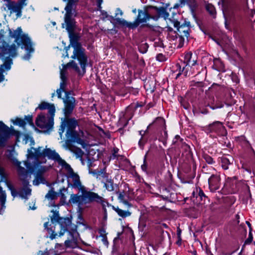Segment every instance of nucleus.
Returning a JSON list of instances; mask_svg holds the SVG:
<instances>
[{
    "mask_svg": "<svg viewBox=\"0 0 255 255\" xmlns=\"http://www.w3.org/2000/svg\"><path fill=\"white\" fill-rule=\"evenodd\" d=\"M0 36H1L0 33ZM9 36L14 39L17 43L9 44L0 38V83L4 81V74L11 69L12 64V59L17 56V50L19 45L24 49L27 53L22 57L24 60H28L31 57V54L34 52L32 43L27 34L23 33L20 27L16 30L9 29Z\"/></svg>",
    "mask_w": 255,
    "mask_h": 255,
    "instance_id": "f257e3e1",
    "label": "nucleus"
},
{
    "mask_svg": "<svg viewBox=\"0 0 255 255\" xmlns=\"http://www.w3.org/2000/svg\"><path fill=\"white\" fill-rule=\"evenodd\" d=\"M14 154V151L13 150L9 151L7 154V156L12 163L17 167L20 179L23 181V185L24 187L19 190V191L26 188H29L31 191L29 187H27L29 183L28 180L30 178L27 170L31 172L35 171V173H38L39 175H42V174L49 169V167L46 166L41 165V163L39 161V158L42 156L41 148H35L32 147L27 150V160L24 162L27 170L20 166L21 163L17 160Z\"/></svg>",
    "mask_w": 255,
    "mask_h": 255,
    "instance_id": "f03ea898",
    "label": "nucleus"
},
{
    "mask_svg": "<svg viewBox=\"0 0 255 255\" xmlns=\"http://www.w3.org/2000/svg\"><path fill=\"white\" fill-rule=\"evenodd\" d=\"M74 48L73 54L71 56L75 60L63 65V69L60 70L61 82L60 88L57 90V95L58 98H61V93L65 92L66 83V69L71 67L79 75L83 76L86 73V67L88 65V58L85 54V50L78 43H72Z\"/></svg>",
    "mask_w": 255,
    "mask_h": 255,
    "instance_id": "7ed1b4c3",
    "label": "nucleus"
},
{
    "mask_svg": "<svg viewBox=\"0 0 255 255\" xmlns=\"http://www.w3.org/2000/svg\"><path fill=\"white\" fill-rule=\"evenodd\" d=\"M66 176L68 187L75 189L82 193L81 195H79L78 194H71L69 201L71 204L75 205L78 207L86 197V194L89 193L90 191H88L87 188L82 185L79 176L77 173H75L73 170L68 173H66Z\"/></svg>",
    "mask_w": 255,
    "mask_h": 255,
    "instance_id": "20e7f679",
    "label": "nucleus"
},
{
    "mask_svg": "<svg viewBox=\"0 0 255 255\" xmlns=\"http://www.w3.org/2000/svg\"><path fill=\"white\" fill-rule=\"evenodd\" d=\"M0 183L3 182L11 192V194L13 197L19 196L21 198L27 199V196L30 195L31 190L29 188H26L24 190H22L16 191L14 189L12 184L7 180V174L5 172L3 168L0 167ZM6 195L5 191L2 189V188L0 186V214H2L5 208V203L6 201Z\"/></svg>",
    "mask_w": 255,
    "mask_h": 255,
    "instance_id": "39448f33",
    "label": "nucleus"
},
{
    "mask_svg": "<svg viewBox=\"0 0 255 255\" xmlns=\"http://www.w3.org/2000/svg\"><path fill=\"white\" fill-rule=\"evenodd\" d=\"M77 126L78 123L76 120L74 119H66L62 123L60 128L59 129V133L61 136L65 128H66V136L67 140L71 142H76L81 145L84 148L86 145V143L85 140L81 137L83 132L81 131L78 133L75 131V128Z\"/></svg>",
    "mask_w": 255,
    "mask_h": 255,
    "instance_id": "423d86ee",
    "label": "nucleus"
},
{
    "mask_svg": "<svg viewBox=\"0 0 255 255\" xmlns=\"http://www.w3.org/2000/svg\"><path fill=\"white\" fill-rule=\"evenodd\" d=\"M63 1H68L67 4L65 7V14L64 15V23L62 24V27H65L66 30L71 33L75 26V21L74 17L77 15L76 10L77 3L79 0H63ZM97 2L98 10H101V4L103 0H96Z\"/></svg>",
    "mask_w": 255,
    "mask_h": 255,
    "instance_id": "0eeeda50",
    "label": "nucleus"
},
{
    "mask_svg": "<svg viewBox=\"0 0 255 255\" xmlns=\"http://www.w3.org/2000/svg\"><path fill=\"white\" fill-rule=\"evenodd\" d=\"M86 195V196L82 201V203L78 207L79 211L82 210L87 204L93 202L101 203L104 208L109 205V203L106 199L95 192L90 191L89 193H87Z\"/></svg>",
    "mask_w": 255,
    "mask_h": 255,
    "instance_id": "6e6552de",
    "label": "nucleus"
},
{
    "mask_svg": "<svg viewBox=\"0 0 255 255\" xmlns=\"http://www.w3.org/2000/svg\"><path fill=\"white\" fill-rule=\"evenodd\" d=\"M12 135L15 136L16 141H19L21 133L13 128H8L0 121V146H3L7 139Z\"/></svg>",
    "mask_w": 255,
    "mask_h": 255,
    "instance_id": "1a4fd4ad",
    "label": "nucleus"
},
{
    "mask_svg": "<svg viewBox=\"0 0 255 255\" xmlns=\"http://www.w3.org/2000/svg\"><path fill=\"white\" fill-rule=\"evenodd\" d=\"M54 116L50 114H40L36 119V126L42 129L46 130L52 128L53 125Z\"/></svg>",
    "mask_w": 255,
    "mask_h": 255,
    "instance_id": "9d476101",
    "label": "nucleus"
},
{
    "mask_svg": "<svg viewBox=\"0 0 255 255\" xmlns=\"http://www.w3.org/2000/svg\"><path fill=\"white\" fill-rule=\"evenodd\" d=\"M222 2L223 7V12L230 16H234L239 10V5L236 3H232L228 7L226 6L225 0H221L219 3Z\"/></svg>",
    "mask_w": 255,
    "mask_h": 255,
    "instance_id": "9b49d317",
    "label": "nucleus"
},
{
    "mask_svg": "<svg viewBox=\"0 0 255 255\" xmlns=\"http://www.w3.org/2000/svg\"><path fill=\"white\" fill-rule=\"evenodd\" d=\"M208 183L211 191L214 192L219 189L221 185L219 175H212L208 179Z\"/></svg>",
    "mask_w": 255,
    "mask_h": 255,
    "instance_id": "f8f14e48",
    "label": "nucleus"
},
{
    "mask_svg": "<svg viewBox=\"0 0 255 255\" xmlns=\"http://www.w3.org/2000/svg\"><path fill=\"white\" fill-rule=\"evenodd\" d=\"M174 26L177 28V34L181 37H186L188 38L189 35V28L188 26L185 25H180V23L178 21H175L173 22Z\"/></svg>",
    "mask_w": 255,
    "mask_h": 255,
    "instance_id": "ddd939ff",
    "label": "nucleus"
},
{
    "mask_svg": "<svg viewBox=\"0 0 255 255\" xmlns=\"http://www.w3.org/2000/svg\"><path fill=\"white\" fill-rule=\"evenodd\" d=\"M41 148L42 147H40ZM41 152L42 153V156H46L49 159H51L56 162V161L60 158L59 154L56 152L55 150H52L50 148H45L44 150L41 149Z\"/></svg>",
    "mask_w": 255,
    "mask_h": 255,
    "instance_id": "4468645a",
    "label": "nucleus"
},
{
    "mask_svg": "<svg viewBox=\"0 0 255 255\" xmlns=\"http://www.w3.org/2000/svg\"><path fill=\"white\" fill-rule=\"evenodd\" d=\"M58 223L60 225L61 228L60 231L59 232V236H61L69 230V226L71 225V222L68 218H62L58 220Z\"/></svg>",
    "mask_w": 255,
    "mask_h": 255,
    "instance_id": "2eb2a0df",
    "label": "nucleus"
},
{
    "mask_svg": "<svg viewBox=\"0 0 255 255\" xmlns=\"http://www.w3.org/2000/svg\"><path fill=\"white\" fill-rule=\"evenodd\" d=\"M210 132H215L218 134H223L225 132V127L220 122H215L209 126Z\"/></svg>",
    "mask_w": 255,
    "mask_h": 255,
    "instance_id": "dca6fc26",
    "label": "nucleus"
},
{
    "mask_svg": "<svg viewBox=\"0 0 255 255\" xmlns=\"http://www.w3.org/2000/svg\"><path fill=\"white\" fill-rule=\"evenodd\" d=\"M55 163L57 164V167L59 168L60 170L65 173L66 174L73 170L71 166L61 157L59 158Z\"/></svg>",
    "mask_w": 255,
    "mask_h": 255,
    "instance_id": "f3484780",
    "label": "nucleus"
},
{
    "mask_svg": "<svg viewBox=\"0 0 255 255\" xmlns=\"http://www.w3.org/2000/svg\"><path fill=\"white\" fill-rule=\"evenodd\" d=\"M11 121L14 125H18L20 127H24L26 123L32 126H34L32 122V118L30 116H25L24 120L17 118L14 120H11Z\"/></svg>",
    "mask_w": 255,
    "mask_h": 255,
    "instance_id": "a211bd4d",
    "label": "nucleus"
},
{
    "mask_svg": "<svg viewBox=\"0 0 255 255\" xmlns=\"http://www.w3.org/2000/svg\"><path fill=\"white\" fill-rule=\"evenodd\" d=\"M6 7L10 10V13H16L17 16H19L21 13V6L13 1H8L5 4Z\"/></svg>",
    "mask_w": 255,
    "mask_h": 255,
    "instance_id": "6ab92c4d",
    "label": "nucleus"
},
{
    "mask_svg": "<svg viewBox=\"0 0 255 255\" xmlns=\"http://www.w3.org/2000/svg\"><path fill=\"white\" fill-rule=\"evenodd\" d=\"M151 17L149 15L146 11L139 10L137 17L135 21L133 23H136L137 26L140 23L146 22Z\"/></svg>",
    "mask_w": 255,
    "mask_h": 255,
    "instance_id": "aec40b11",
    "label": "nucleus"
},
{
    "mask_svg": "<svg viewBox=\"0 0 255 255\" xmlns=\"http://www.w3.org/2000/svg\"><path fill=\"white\" fill-rule=\"evenodd\" d=\"M37 108L41 110L47 109L48 110L49 114L51 115H54L55 114V109L54 104L43 102L39 105Z\"/></svg>",
    "mask_w": 255,
    "mask_h": 255,
    "instance_id": "412c9836",
    "label": "nucleus"
},
{
    "mask_svg": "<svg viewBox=\"0 0 255 255\" xmlns=\"http://www.w3.org/2000/svg\"><path fill=\"white\" fill-rule=\"evenodd\" d=\"M115 20L116 21L117 23L124 26H126L132 29L135 28L137 27L136 23L128 22L126 20L123 18L116 17Z\"/></svg>",
    "mask_w": 255,
    "mask_h": 255,
    "instance_id": "4be33fe9",
    "label": "nucleus"
},
{
    "mask_svg": "<svg viewBox=\"0 0 255 255\" xmlns=\"http://www.w3.org/2000/svg\"><path fill=\"white\" fill-rule=\"evenodd\" d=\"M192 54L191 52L186 53L184 55V63H186V65L194 66L196 63V60L192 59Z\"/></svg>",
    "mask_w": 255,
    "mask_h": 255,
    "instance_id": "5701e85b",
    "label": "nucleus"
},
{
    "mask_svg": "<svg viewBox=\"0 0 255 255\" xmlns=\"http://www.w3.org/2000/svg\"><path fill=\"white\" fill-rule=\"evenodd\" d=\"M104 184V187L108 191H113L114 190V182L113 180L110 178H106L105 180H103L102 181Z\"/></svg>",
    "mask_w": 255,
    "mask_h": 255,
    "instance_id": "b1692460",
    "label": "nucleus"
},
{
    "mask_svg": "<svg viewBox=\"0 0 255 255\" xmlns=\"http://www.w3.org/2000/svg\"><path fill=\"white\" fill-rule=\"evenodd\" d=\"M113 209L117 213L120 217L122 218H126L130 216L131 213L128 211H125L120 209L118 207L113 206Z\"/></svg>",
    "mask_w": 255,
    "mask_h": 255,
    "instance_id": "393cba45",
    "label": "nucleus"
},
{
    "mask_svg": "<svg viewBox=\"0 0 255 255\" xmlns=\"http://www.w3.org/2000/svg\"><path fill=\"white\" fill-rule=\"evenodd\" d=\"M117 194L118 196V199L120 202L123 203L124 205L128 207H130L131 205L127 201L126 197V194L124 192H117Z\"/></svg>",
    "mask_w": 255,
    "mask_h": 255,
    "instance_id": "a878e982",
    "label": "nucleus"
},
{
    "mask_svg": "<svg viewBox=\"0 0 255 255\" xmlns=\"http://www.w3.org/2000/svg\"><path fill=\"white\" fill-rule=\"evenodd\" d=\"M71 151L75 154L77 158H79L82 162H83L82 160V156L84 155V152L81 149L79 148H73L71 149Z\"/></svg>",
    "mask_w": 255,
    "mask_h": 255,
    "instance_id": "bb28decb",
    "label": "nucleus"
},
{
    "mask_svg": "<svg viewBox=\"0 0 255 255\" xmlns=\"http://www.w3.org/2000/svg\"><path fill=\"white\" fill-rule=\"evenodd\" d=\"M35 178L33 181V184L35 186L38 185L40 183H44L45 179L42 175H39L38 173H35Z\"/></svg>",
    "mask_w": 255,
    "mask_h": 255,
    "instance_id": "cd10ccee",
    "label": "nucleus"
},
{
    "mask_svg": "<svg viewBox=\"0 0 255 255\" xmlns=\"http://www.w3.org/2000/svg\"><path fill=\"white\" fill-rule=\"evenodd\" d=\"M67 193V190L63 188L60 190V192L57 193V196L60 197V199L62 202L65 203L66 201V196L65 194Z\"/></svg>",
    "mask_w": 255,
    "mask_h": 255,
    "instance_id": "c85d7f7f",
    "label": "nucleus"
},
{
    "mask_svg": "<svg viewBox=\"0 0 255 255\" xmlns=\"http://www.w3.org/2000/svg\"><path fill=\"white\" fill-rule=\"evenodd\" d=\"M230 164V162L229 159L225 157L221 158V165L222 168L226 170L228 169V166Z\"/></svg>",
    "mask_w": 255,
    "mask_h": 255,
    "instance_id": "c756f323",
    "label": "nucleus"
},
{
    "mask_svg": "<svg viewBox=\"0 0 255 255\" xmlns=\"http://www.w3.org/2000/svg\"><path fill=\"white\" fill-rule=\"evenodd\" d=\"M23 140L24 141L25 144L30 142V145L32 146L35 144V142L33 138L28 135H24L23 137Z\"/></svg>",
    "mask_w": 255,
    "mask_h": 255,
    "instance_id": "7c9ffc66",
    "label": "nucleus"
},
{
    "mask_svg": "<svg viewBox=\"0 0 255 255\" xmlns=\"http://www.w3.org/2000/svg\"><path fill=\"white\" fill-rule=\"evenodd\" d=\"M65 104V111L67 113H70L73 110L75 105L69 104L67 100H64Z\"/></svg>",
    "mask_w": 255,
    "mask_h": 255,
    "instance_id": "2f4dec72",
    "label": "nucleus"
},
{
    "mask_svg": "<svg viewBox=\"0 0 255 255\" xmlns=\"http://www.w3.org/2000/svg\"><path fill=\"white\" fill-rule=\"evenodd\" d=\"M57 197V193L54 191L53 190H50L48 193L45 195V198L47 199L53 200Z\"/></svg>",
    "mask_w": 255,
    "mask_h": 255,
    "instance_id": "473e14b6",
    "label": "nucleus"
},
{
    "mask_svg": "<svg viewBox=\"0 0 255 255\" xmlns=\"http://www.w3.org/2000/svg\"><path fill=\"white\" fill-rule=\"evenodd\" d=\"M207 10L212 15L216 14V10L214 6L211 4H207L206 5Z\"/></svg>",
    "mask_w": 255,
    "mask_h": 255,
    "instance_id": "72a5a7b5",
    "label": "nucleus"
},
{
    "mask_svg": "<svg viewBox=\"0 0 255 255\" xmlns=\"http://www.w3.org/2000/svg\"><path fill=\"white\" fill-rule=\"evenodd\" d=\"M52 212H53V215L51 217V221L52 222H58V220H60L61 218L59 217V214H58V212L55 211H53L52 210Z\"/></svg>",
    "mask_w": 255,
    "mask_h": 255,
    "instance_id": "f704fd0d",
    "label": "nucleus"
},
{
    "mask_svg": "<svg viewBox=\"0 0 255 255\" xmlns=\"http://www.w3.org/2000/svg\"><path fill=\"white\" fill-rule=\"evenodd\" d=\"M148 48V45L146 43H143L141 44L139 47V50L141 53H145Z\"/></svg>",
    "mask_w": 255,
    "mask_h": 255,
    "instance_id": "c9c22d12",
    "label": "nucleus"
},
{
    "mask_svg": "<svg viewBox=\"0 0 255 255\" xmlns=\"http://www.w3.org/2000/svg\"><path fill=\"white\" fill-rule=\"evenodd\" d=\"M146 155H145L144 157L143 163L141 165V168L143 171L147 172V164L146 161Z\"/></svg>",
    "mask_w": 255,
    "mask_h": 255,
    "instance_id": "e433bc0d",
    "label": "nucleus"
},
{
    "mask_svg": "<svg viewBox=\"0 0 255 255\" xmlns=\"http://www.w3.org/2000/svg\"><path fill=\"white\" fill-rule=\"evenodd\" d=\"M64 100H67L69 104L75 105V99L72 97L67 96L66 99H63Z\"/></svg>",
    "mask_w": 255,
    "mask_h": 255,
    "instance_id": "4c0bfd02",
    "label": "nucleus"
},
{
    "mask_svg": "<svg viewBox=\"0 0 255 255\" xmlns=\"http://www.w3.org/2000/svg\"><path fill=\"white\" fill-rule=\"evenodd\" d=\"M157 60L162 62L165 60V57L162 54H158L156 56Z\"/></svg>",
    "mask_w": 255,
    "mask_h": 255,
    "instance_id": "58836bf2",
    "label": "nucleus"
},
{
    "mask_svg": "<svg viewBox=\"0 0 255 255\" xmlns=\"http://www.w3.org/2000/svg\"><path fill=\"white\" fill-rule=\"evenodd\" d=\"M206 161L209 164H213L214 163L213 159L208 155H206L204 157Z\"/></svg>",
    "mask_w": 255,
    "mask_h": 255,
    "instance_id": "ea45409f",
    "label": "nucleus"
},
{
    "mask_svg": "<svg viewBox=\"0 0 255 255\" xmlns=\"http://www.w3.org/2000/svg\"><path fill=\"white\" fill-rule=\"evenodd\" d=\"M101 238L103 244L107 247L108 246L109 243L107 237L103 236V237Z\"/></svg>",
    "mask_w": 255,
    "mask_h": 255,
    "instance_id": "a19ab883",
    "label": "nucleus"
},
{
    "mask_svg": "<svg viewBox=\"0 0 255 255\" xmlns=\"http://www.w3.org/2000/svg\"><path fill=\"white\" fill-rule=\"evenodd\" d=\"M166 193L164 195H162L161 197L163 199H167L170 197L169 193L166 189H165L164 190Z\"/></svg>",
    "mask_w": 255,
    "mask_h": 255,
    "instance_id": "79ce46f5",
    "label": "nucleus"
},
{
    "mask_svg": "<svg viewBox=\"0 0 255 255\" xmlns=\"http://www.w3.org/2000/svg\"><path fill=\"white\" fill-rule=\"evenodd\" d=\"M100 237H103V236H106V232L104 229H102L99 231Z\"/></svg>",
    "mask_w": 255,
    "mask_h": 255,
    "instance_id": "37998d69",
    "label": "nucleus"
},
{
    "mask_svg": "<svg viewBox=\"0 0 255 255\" xmlns=\"http://www.w3.org/2000/svg\"><path fill=\"white\" fill-rule=\"evenodd\" d=\"M27 0H19L17 2L18 4H19L21 6V8H22L23 6L26 5V1Z\"/></svg>",
    "mask_w": 255,
    "mask_h": 255,
    "instance_id": "c03bdc74",
    "label": "nucleus"
},
{
    "mask_svg": "<svg viewBox=\"0 0 255 255\" xmlns=\"http://www.w3.org/2000/svg\"><path fill=\"white\" fill-rule=\"evenodd\" d=\"M123 14V12L122 10L119 8H117L116 10L115 17H117L118 15H122Z\"/></svg>",
    "mask_w": 255,
    "mask_h": 255,
    "instance_id": "a18cd8bd",
    "label": "nucleus"
},
{
    "mask_svg": "<svg viewBox=\"0 0 255 255\" xmlns=\"http://www.w3.org/2000/svg\"><path fill=\"white\" fill-rule=\"evenodd\" d=\"M156 121L157 122L158 121L159 123H160L163 126H165V121L163 119L161 118H157L156 120Z\"/></svg>",
    "mask_w": 255,
    "mask_h": 255,
    "instance_id": "49530a36",
    "label": "nucleus"
},
{
    "mask_svg": "<svg viewBox=\"0 0 255 255\" xmlns=\"http://www.w3.org/2000/svg\"><path fill=\"white\" fill-rule=\"evenodd\" d=\"M72 242L69 240H66L65 242V246L67 247H72Z\"/></svg>",
    "mask_w": 255,
    "mask_h": 255,
    "instance_id": "de8ad7c7",
    "label": "nucleus"
},
{
    "mask_svg": "<svg viewBox=\"0 0 255 255\" xmlns=\"http://www.w3.org/2000/svg\"><path fill=\"white\" fill-rule=\"evenodd\" d=\"M48 226H49V222H47L44 223V228H45V229H47V231L49 230Z\"/></svg>",
    "mask_w": 255,
    "mask_h": 255,
    "instance_id": "09e8293b",
    "label": "nucleus"
},
{
    "mask_svg": "<svg viewBox=\"0 0 255 255\" xmlns=\"http://www.w3.org/2000/svg\"><path fill=\"white\" fill-rule=\"evenodd\" d=\"M57 236V234L56 233H54V232H53L51 235H50V238H51V239L53 240L54 239V238H55L56 236Z\"/></svg>",
    "mask_w": 255,
    "mask_h": 255,
    "instance_id": "8fccbe9b",
    "label": "nucleus"
},
{
    "mask_svg": "<svg viewBox=\"0 0 255 255\" xmlns=\"http://www.w3.org/2000/svg\"><path fill=\"white\" fill-rule=\"evenodd\" d=\"M223 107V104H221V105H217L215 107H213L212 108L213 109H216V108H222Z\"/></svg>",
    "mask_w": 255,
    "mask_h": 255,
    "instance_id": "3c124183",
    "label": "nucleus"
},
{
    "mask_svg": "<svg viewBox=\"0 0 255 255\" xmlns=\"http://www.w3.org/2000/svg\"><path fill=\"white\" fill-rule=\"evenodd\" d=\"M41 255H49L48 252H41Z\"/></svg>",
    "mask_w": 255,
    "mask_h": 255,
    "instance_id": "603ef678",
    "label": "nucleus"
},
{
    "mask_svg": "<svg viewBox=\"0 0 255 255\" xmlns=\"http://www.w3.org/2000/svg\"><path fill=\"white\" fill-rule=\"evenodd\" d=\"M187 0H180V2L181 4H184Z\"/></svg>",
    "mask_w": 255,
    "mask_h": 255,
    "instance_id": "864d4df0",
    "label": "nucleus"
},
{
    "mask_svg": "<svg viewBox=\"0 0 255 255\" xmlns=\"http://www.w3.org/2000/svg\"><path fill=\"white\" fill-rule=\"evenodd\" d=\"M138 144H139V146L140 147V148H142V147H143V144H142V142H141V139H140V140L139 141Z\"/></svg>",
    "mask_w": 255,
    "mask_h": 255,
    "instance_id": "5fc2aeb1",
    "label": "nucleus"
},
{
    "mask_svg": "<svg viewBox=\"0 0 255 255\" xmlns=\"http://www.w3.org/2000/svg\"><path fill=\"white\" fill-rule=\"evenodd\" d=\"M127 255H136L134 252H130L128 253Z\"/></svg>",
    "mask_w": 255,
    "mask_h": 255,
    "instance_id": "6e6d98bb",
    "label": "nucleus"
},
{
    "mask_svg": "<svg viewBox=\"0 0 255 255\" xmlns=\"http://www.w3.org/2000/svg\"><path fill=\"white\" fill-rule=\"evenodd\" d=\"M180 138V136L178 135H176L175 136V138L174 139H175L176 140H178Z\"/></svg>",
    "mask_w": 255,
    "mask_h": 255,
    "instance_id": "4d7b16f0",
    "label": "nucleus"
},
{
    "mask_svg": "<svg viewBox=\"0 0 255 255\" xmlns=\"http://www.w3.org/2000/svg\"><path fill=\"white\" fill-rule=\"evenodd\" d=\"M199 195L202 197V196H204V194L203 193V192L202 191H201L200 192H199Z\"/></svg>",
    "mask_w": 255,
    "mask_h": 255,
    "instance_id": "13d9d810",
    "label": "nucleus"
},
{
    "mask_svg": "<svg viewBox=\"0 0 255 255\" xmlns=\"http://www.w3.org/2000/svg\"><path fill=\"white\" fill-rule=\"evenodd\" d=\"M164 136H165V138H166V137H167V131H165H165H164Z\"/></svg>",
    "mask_w": 255,
    "mask_h": 255,
    "instance_id": "bf43d9fd",
    "label": "nucleus"
},
{
    "mask_svg": "<svg viewBox=\"0 0 255 255\" xmlns=\"http://www.w3.org/2000/svg\"><path fill=\"white\" fill-rule=\"evenodd\" d=\"M246 223H247V224L248 225V226H249V227L251 228V224L250 223V222H248V221H246Z\"/></svg>",
    "mask_w": 255,
    "mask_h": 255,
    "instance_id": "052dcab7",
    "label": "nucleus"
},
{
    "mask_svg": "<svg viewBox=\"0 0 255 255\" xmlns=\"http://www.w3.org/2000/svg\"><path fill=\"white\" fill-rule=\"evenodd\" d=\"M181 74V71L180 70V72L177 75L176 78H178Z\"/></svg>",
    "mask_w": 255,
    "mask_h": 255,
    "instance_id": "680f3d73",
    "label": "nucleus"
},
{
    "mask_svg": "<svg viewBox=\"0 0 255 255\" xmlns=\"http://www.w3.org/2000/svg\"><path fill=\"white\" fill-rule=\"evenodd\" d=\"M192 254H193V255H196V254H197V252H196V251H194L193 252Z\"/></svg>",
    "mask_w": 255,
    "mask_h": 255,
    "instance_id": "e2e57ef3",
    "label": "nucleus"
},
{
    "mask_svg": "<svg viewBox=\"0 0 255 255\" xmlns=\"http://www.w3.org/2000/svg\"><path fill=\"white\" fill-rule=\"evenodd\" d=\"M177 141V140L174 139L173 140V143L175 144L176 143Z\"/></svg>",
    "mask_w": 255,
    "mask_h": 255,
    "instance_id": "0e129e2a",
    "label": "nucleus"
},
{
    "mask_svg": "<svg viewBox=\"0 0 255 255\" xmlns=\"http://www.w3.org/2000/svg\"><path fill=\"white\" fill-rule=\"evenodd\" d=\"M176 66L178 67V68H179V69H181V67L178 64H177Z\"/></svg>",
    "mask_w": 255,
    "mask_h": 255,
    "instance_id": "69168bd1",
    "label": "nucleus"
},
{
    "mask_svg": "<svg viewBox=\"0 0 255 255\" xmlns=\"http://www.w3.org/2000/svg\"><path fill=\"white\" fill-rule=\"evenodd\" d=\"M4 1H6V3L8 2V1H11L10 0H3Z\"/></svg>",
    "mask_w": 255,
    "mask_h": 255,
    "instance_id": "338daca9",
    "label": "nucleus"
},
{
    "mask_svg": "<svg viewBox=\"0 0 255 255\" xmlns=\"http://www.w3.org/2000/svg\"><path fill=\"white\" fill-rule=\"evenodd\" d=\"M55 93H52L51 97H52V98H53V97H54V96H55Z\"/></svg>",
    "mask_w": 255,
    "mask_h": 255,
    "instance_id": "774afa93",
    "label": "nucleus"
}]
</instances>
